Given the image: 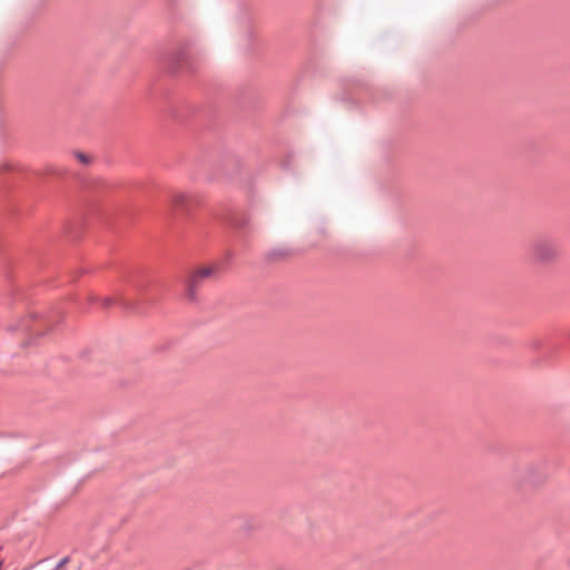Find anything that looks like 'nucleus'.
<instances>
[{
  "instance_id": "nucleus-1",
  "label": "nucleus",
  "mask_w": 570,
  "mask_h": 570,
  "mask_svg": "<svg viewBox=\"0 0 570 570\" xmlns=\"http://www.w3.org/2000/svg\"><path fill=\"white\" fill-rule=\"evenodd\" d=\"M62 318V311L53 307L46 313H30L26 318L19 321L16 325L8 326L9 332L21 331L28 333L29 338L23 342V346L31 345L35 341L47 333V328L58 324Z\"/></svg>"
},
{
  "instance_id": "nucleus-2",
  "label": "nucleus",
  "mask_w": 570,
  "mask_h": 570,
  "mask_svg": "<svg viewBox=\"0 0 570 570\" xmlns=\"http://www.w3.org/2000/svg\"><path fill=\"white\" fill-rule=\"evenodd\" d=\"M531 252L539 263H551L560 254V245L551 235H539L531 244Z\"/></svg>"
},
{
  "instance_id": "nucleus-3",
  "label": "nucleus",
  "mask_w": 570,
  "mask_h": 570,
  "mask_svg": "<svg viewBox=\"0 0 570 570\" xmlns=\"http://www.w3.org/2000/svg\"><path fill=\"white\" fill-rule=\"evenodd\" d=\"M163 59L164 65L171 73H177L181 70H191L187 45H184L174 51L166 53Z\"/></svg>"
},
{
  "instance_id": "nucleus-4",
  "label": "nucleus",
  "mask_w": 570,
  "mask_h": 570,
  "mask_svg": "<svg viewBox=\"0 0 570 570\" xmlns=\"http://www.w3.org/2000/svg\"><path fill=\"white\" fill-rule=\"evenodd\" d=\"M214 267H202L196 271H194L187 279L186 283V296L189 301L196 302L197 301V292L199 288L203 287L205 282L214 275L215 273Z\"/></svg>"
},
{
  "instance_id": "nucleus-5",
  "label": "nucleus",
  "mask_w": 570,
  "mask_h": 570,
  "mask_svg": "<svg viewBox=\"0 0 570 570\" xmlns=\"http://www.w3.org/2000/svg\"><path fill=\"white\" fill-rule=\"evenodd\" d=\"M115 304L126 311H138L137 303L127 299L121 292H117L114 296H107L102 299L104 308H108Z\"/></svg>"
},
{
  "instance_id": "nucleus-6",
  "label": "nucleus",
  "mask_w": 570,
  "mask_h": 570,
  "mask_svg": "<svg viewBox=\"0 0 570 570\" xmlns=\"http://www.w3.org/2000/svg\"><path fill=\"white\" fill-rule=\"evenodd\" d=\"M196 200L193 196L184 193H174L171 195V205L176 210H188Z\"/></svg>"
},
{
  "instance_id": "nucleus-7",
  "label": "nucleus",
  "mask_w": 570,
  "mask_h": 570,
  "mask_svg": "<svg viewBox=\"0 0 570 570\" xmlns=\"http://www.w3.org/2000/svg\"><path fill=\"white\" fill-rule=\"evenodd\" d=\"M139 273L140 272L136 268H127V269L121 271L122 282H125L128 285H131L136 289L140 291L144 287V284L136 281V277L139 275Z\"/></svg>"
},
{
  "instance_id": "nucleus-8",
  "label": "nucleus",
  "mask_w": 570,
  "mask_h": 570,
  "mask_svg": "<svg viewBox=\"0 0 570 570\" xmlns=\"http://www.w3.org/2000/svg\"><path fill=\"white\" fill-rule=\"evenodd\" d=\"M228 223L237 229H242L247 225V218L238 214H232L228 217Z\"/></svg>"
},
{
  "instance_id": "nucleus-9",
  "label": "nucleus",
  "mask_w": 570,
  "mask_h": 570,
  "mask_svg": "<svg viewBox=\"0 0 570 570\" xmlns=\"http://www.w3.org/2000/svg\"><path fill=\"white\" fill-rule=\"evenodd\" d=\"M543 345V342L540 338H533L529 342V347L532 350H540Z\"/></svg>"
},
{
  "instance_id": "nucleus-10",
  "label": "nucleus",
  "mask_w": 570,
  "mask_h": 570,
  "mask_svg": "<svg viewBox=\"0 0 570 570\" xmlns=\"http://www.w3.org/2000/svg\"><path fill=\"white\" fill-rule=\"evenodd\" d=\"M75 156L79 159L80 163H82L83 165H88L90 163V159L89 157L86 155V154H82V153H75Z\"/></svg>"
},
{
  "instance_id": "nucleus-11",
  "label": "nucleus",
  "mask_w": 570,
  "mask_h": 570,
  "mask_svg": "<svg viewBox=\"0 0 570 570\" xmlns=\"http://www.w3.org/2000/svg\"><path fill=\"white\" fill-rule=\"evenodd\" d=\"M70 558L69 557H65L63 559H61L55 567V570H61L68 562H69Z\"/></svg>"
},
{
  "instance_id": "nucleus-12",
  "label": "nucleus",
  "mask_w": 570,
  "mask_h": 570,
  "mask_svg": "<svg viewBox=\"0 0 570 570\" xmlns=\"http://www.w3.org/2000/svg\"><path fill=\"white\" fill-rule=\"evenodd\" d=\"M97 301H98V297H97V296H95V295H90V296L88 297V303H89V304L96 303Z\"/></svg>"
},
{
  "instance_id": "nucleus-13",
  "label": "nucleus",
  "mask_w": 570,
  "mask_h": 570,
  "mask_svg": "<svg viewBox=\"0 0 570 570\" xmlns=\"http://www.w3.org/2000/svg\"><path fill=\"white\" fill-rule=\"evenodd\" d=\"M569 341H570V333H569Z\"/></svg>"
}]
</instances>
